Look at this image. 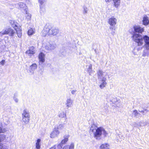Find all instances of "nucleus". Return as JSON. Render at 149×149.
<instances>
[{"mask_svg":"<svg viewBox=\"0 0 149 149\" xmlns=\"http://www.w3.org/2000/svg\"><path fill=\"white\" fill-rule=\"evenodd\" d=\"M142 24L146 26L149 24V18L146 15H145L143 17Z\"/></svg>","mask_w":149,"mask_h":149,"instance_id":"f8f14e48","label":"nucleus"},{"mask_svg":"<svg viewBox=\"0 0 149 149\" xmlns=\"http://www.w3.org/2000/svg\"><path fill=\"white\" fill-rule=\"evenodd\" d=\"M72 101L70 99H68L66 100V107H71L72 104Z\"/></svg>","mask_w":149,"mask_h":149,"instance_id":"aec40b11","label":"nucleus"},{"mask_svg":"<svg viewBox=\"0 0 149 149\" xmlns=\"http://www.w3.org/2000/svg\"><path fill=\"white\" fill-rule=\"evenodd\" d=\"M22 120L25 124H28L30 120V115L29 111L26 109H24L22 113Z\"/></svg>","mask_w":149,"mask_h":149,"instance_id":"20e7f679","label":"nucleus"},{"mask_svg":"<svg viewBox=\"0 0 149 149\" xmlns=\"http://www.w3.org/2000/svg\"><path fill=\"white\" fill-rule=\"evenodd\" d=\"M133 40L137 43L138 46H141L143 44V40L145 44L144 47L149 50V37L146 35L142 36L139 34L134 33L132 36Z\"/></svg>","mask_w":149,"mask_h":149,"instance_id":"f257e3e1","label":"nucleus"},{"mask_svg":"<svg viewBox=\"0 0 149 149\" xmlns=\"http://www.w3.org/2000/svg\"><path fill=\"white\" fill-rule=\"evenodd\" d=\"M58 33L59 30L58 29L52 28L51 25L49 24H46L45 25L42 31V35L44 37L47 35L56 36Z\"/></svg>","mask_w":149,"mask_h":149,"instance_id":"f03ea898","label":"nucleus"},{"mask_svg":"<svg viewBox=\"0 0 149 149\" xmlns=\"http://www.w3.org/2000/svg\"><path fill=\"white\" fill-rule=\"evenodd\" d=\"M56 147L55 146H54L53 147H52L51 148H50L49 149H55Z\"/></svg>","mask_w":149,"mask_h":149,"instance_id":"c03bdc74","label":"nucleus"},{"mask_svg":"<svg viewBox=\"0 0 149 149\" xmlns=\"http://www.w3.org/2000/svg\"><path fill=\"white\" fill-rule=\"evenodd\" d=\"M41 140L40 139H38L36 141V148L37 149H40V143Z\"/></svg>","mask_w":149,"mask_h":149,"instance_id":"5701e85b","label":"nucleus"},{"mask_svg":"<svg viewBox=\"0 0 149 149\" xmlns=\"http://www.w3.org/2000/svg\"><path fill=\"white\" fill-rule=\"evenodd\" d=\"M37 67V65L36 63L32 64L30 67V69L31 71H33L36 69Z\"/></svg>","mask_w":149,"mask_h":149,"instance_id":"bb28decb","label":"nucleus"},{"mask_svg":"<svg viewBox=\"0 0 149 149\" xmlns=\"http://www.w3.org/2000/svg\"><path fill=\"white\" fill-rule=\"evenodd\" d=\"M97 128V127L94 124H92L90 127V132H92L93 134L96 131Z\"/></svg>","mask_w":149,"mask_h":149,"instance_id":"393cba45","label":"nucleus"},{"mask_svg":"<svg viewBox=\"0 0 149 149\" xmlns=\"http://www.w3.org/2000/svg\"><path fill=\"white\" fill-rule=\"evenodd\" d=\"M93 134L96 139L99 140L101 139L102 135H103L104 136H106L107 133L103 127H100L97 128Z\"/></svg>","mask_w":149,"mask_h":149,"instance_id":"7ed1b4c3","label":"nucleus"},{"mask_svg":"<svg viewBox=\"0 0 149 149\" xmlns=\"http://www.w3.org/2000/svg\"><path fill=\"white\" fill-rule=\"evenodd\" d=\"M99 81L100 83V84L99 85L100 88L101 89L105 87L107 84L106 82V80H101Z\"/></svg>","mask_w":149,"mask_h":149,"instance_id":"dca6fc26","label":"nucleus"},{"mask_svg":"<svg viewBox=\"0 0 149 149\" xmlns=\"http://www.w3.org/2000/svg\"><path fill=\"white\" fill-rule=\"evenodd\" d=\"M133 28L134 31L136 32L142 33L144 31V28L141 27L139 25H135L134 26Z\"/></svg>","mask_w":149,"mask_h":149,"instance_id":"1a4fd4ad","label":"nucleus"},{"mask_svg":"<svg viewBox=\"0 0 149 149\" xmlns=\"http://www.w3.org/2000/svg\"><path fill=\"white\" fill-rule=\"evenodd\" d=\"M114 3V6L116 8L119 7L120 4V0H113Z\"/></svg>","mask_w":149,"mask_h":149,"instance_id":"a211bd4d","label":"nucleus"},{"mask_svg":"<svg viewBox=\"0 0 149 149\" xmlns=\"http://www.w3.org/2000/svg\"><path fill=\"white\" fill-rule=\"evenodd\" d=\"M75 92L76 91L74 90H72L71 91V93L73 94H74L75 93Z\"/></svg>","mask_w":149,"mask_h":149,"instance_id":"37998d69","label":"nucleus"},{"mask_svg":"<svg viewBox=\"0 0 149 149\" xmlns=\"http://www.w3.org/2000/svg\"><path fill=\"white\" fill-rule=\"evenodd\" d=\"M36 52V51L35 49V48L33 47H30L29 50H27L26 53L28 54L30 56H31L35 54Z\"/></svg>","mask_w":149,"mask_h":149,"instance_id":"9d476101","label":"nucleus"},{"mask_svg":"<svg viewBox=\"0 0 149 149\" xmlns=\"http://www.w3.org/2000/svg\"><path fill=\"white\" fill-rule=\"evenodd\" d=\"M132 114L136 118L139 117L140 115V113L138 112L136 110H134L133 111Z\"/></svg>","mask_w":149,"mask_h":149,"instance_id":"cd10ccee","label":"nucleus"},{"mask_svg":"<svg viewBox=\"0 0 149 149\" xmlns=\"http://www.w3.org/2000/svg\"><path fill=\"white\" fill-rule=\"evenodd\" d=\"M117 19L113 17H112L108 20V23L111 26H114L116 24Z\"/></svg>","mask_w":149,"mask_h":149,"instance_id":"6e6552de","label":"nucleus"},{"mask_svg":"<svg viewBox=\"0 0 149 149\" xmlns=\"http://www.w3.org/2000/svg\"><path fill=\"white\" fill-rule=\"evenodd\" d=\"M14 29L16 31L18 37L19 38H21L22 34L21 27H18L16 28H15Z\"/></svg>","mask_w":149,"mask_h":149,"instance_id":"4468645a","label":"nucleus"},{"mask_svg":"<svg viewBox=\"0 0 149 149\" xmlns=\"http://www.w3.org/2000/svg\"><path fill=\"white\" fill-rule=\"evenodd\" d=\"M45 1V0H38V2L40 4V13L42 14L45 11V8L42 7V5H44Z\"/></svg>","mask_w":149,"mask_h":149,"instance_id":"9b49d317","label":"nucleus"},{"mask_svg":"<svg viewBox=\"0 0 149 149\" xmlns=\"http://www.w3.org/2000/svg\"><path fill=\"white\" fill-rule=\"evenodd\" d=\"M111 0H105L106 2H110Z\"/></svg>","mask_w":149,"mask_h":149,"instance_id":"a18cd8bd","label":"nucleus"},{"mask_svg":"<svg viewBox=\"0 0 149 149\" xmlns=\"http://www.w3.org/2000/svg\"><path fill=\"white\" fill-rule=\"evenodd\" d=\"M58 117L60 118H66V113L64 112V111H63L60 112L59 115Z\"/></svg>","mask_w":149,"mask_h":149,"instance_id":"a878e982","label":"nucleus"},{"mask_svg":"<svg viewBox=\"0 0 149 149\" xmlns=\"http://www.w3.org/2000/svg\"><path fill=\"white\" fill-rule=\"evenodd\" d=\"M62 145V144H61V143H60V144H59L58 146H57V147L58 148H62V145Z\"/></svg>","mask_w":149,"mask_h":149,"instance_id":"a19ab883","label":"nucleus"},{"mask_svg":"<svg viewBox=\"0 0 149 149\" xmlns=\"http://www.w3.org/2000/svg\"><path fill=\"white\" fill-rule=\"evenodd\" d=\"M143 123L142 122H140L137 124L138 127H141L143 126Z\"/></svg>","mask_w":149,"mask_h":149,"instance_id":"e433bc0d","label":"nucleus"},{"mask_svg":"<svg viewBox=\"0 0 149 149\" xmlns=\"http://www.w3.org/2000/svg\"><path fill=\"white\" fill-rule=\"evenodd\" d=\"M74 143H72L70 144L69 145V149H74Z\"/></svg>","mask_w":149,"mask_h":149,"instance_id":"c9c22d12","label":"nucleus"},{"mask_svg":"<svg viewBox=\"0 0 149 149\" xmlns=\"http://www.w3.org/2000/svg\"><path fill=\"white\" fill-rule=\"evenodd\" d=\"M55 128H57L59 130H63L65 128V124L63 123H60L57 126V127Z\"/></svg>","mask_w":149,"mask_h":149,"instance_id":"412c9836","label":"nucleus"},{"mask_svg":"<svg viewBox=\"0 0 149 149\" xmlns=\"http://www.w3.org/2000/svg\"><path fill=\"white\" fill-rule=\"evenodd\" d=\"M13 99L15 102H18V101H19L17 97L16 96H15V95L14 96Z\"/></svg>","mask_w":149,"mask_h":149,"instance_id":"4c0bfd02","label":"nucleus"},{"mask_svg":"<svg viewBox=\"0 0 149 149\" xmlns=\"http://www.w3.org/2000/svg\"><path fill=\"white\" fill-rule=\"evenodd\" d=\"M18 6L19 8H24L25 6V4L22 2H19L18 4Z\"/></svg>","mask_w":149,"mask_h":149,"instance_id":"7c9ffc66","label":"nucleus"},{"mask_svg":"<svg viewBox=\"0 0 149 149\" xmlns=\"http://www.w3.org/2000/svg\"><path fill=\"white\" fill-rule=\"evenodd\" d=\"M5 63V61L4 60H2L0 62V64L2 65H3Z\"/></svg>","mask_w":149,"mask_h":149,"instance_id":"58836bf2","label":"nucleus"},{"mask_svg":"<svg viewBox=\"0 0 149 149\" xmlns=\"http://www.w3.org/2000/svg\"><path fill=\"white\" fill-rule=\"evenodd\" d=\"M45 54L42 53H40L38 55V59L39 62V64L42 63L45 61Z\"/></svg>","mask_w":149,"mask_h":149,"instance_id":"ddd939ff","label":"nucleus"},{"mask_svg":"<svg viewBox=\"0 0 149 149\" xmlns=\"http://www.w3.org/2000/svg\"><path fill=\"white\" fill-rule=\"evenodd\" d=\"M6 139V136L4 134L0 135V142Z\"/></svg>","mask_w":149,"mask_h":149,"instance_id":"2f4dec72","label":"nucleus"},{"mask_svg":"<svg viewBox=\"0 0 149 149\" xmlns=\"http://www.w3.org/2000/svg\"><path fill=\"white\" fill-rule=\"evenodd\" d=\"M60 133L59 130L57 128H54L53 131L51 132L50 135V137L51 138H54L57 137Z\"/></svg>","mask_w":149,"mask_h":149,"instance_id":"423d86ee","label":"nucleus"},{"mask_svg":"<svg viewBox=\"0 0 149 149\" xmlns=\"http://www.w3.org/2000/svg\"><path fill=\"white\" fill-rule=\"evenodd\" d=\"M8 147L6 146H3V144L0 143V149H8Z\"/></svg>","mask_w":149,"mask_h":149,"instance_id":"473e14b6","label":"nucleus"},{"mask_svg":"<svg viewBox=\"0 0 149 149\" xmlns=\"http://www.w3.org/2000/svg\"><path fill=\"white\" fill-rule=\"evenodd\" d=\"M15 33L14 31L10 28L9 30L8 35L10 36H13Z\"/></svg>","mask_w":149,"mask_h":149,"instance_id":"c85d7f7f","label":"nucleus"},{"mask_svg":"<svg viewBox=\"0 0 149 149\" xmlns=\"http://www.w3.org/2000/svg\"><path fill=\"white\" fill-rule=\"evenodd\" d=\"M87 72L90 75H91L93 74V71L92 70V65H90L88 66V67L87 69Z\"/></svg>","mask_w":149,"mask_h":149,"instance_id":"b1692460","label":"nucleus"},{"mask_svg":"<svg viewBox=\"0 0 149 149\" xmlns=\"http://www.w3.org/2000/svg\"><path fill=\"white\" fill-rule=\"evenodd\" d=\"M141 112H143V111H141Z\"/></svg>","mask_w":149,"mask_h":149,"instance_id":"49530a36","label":"nucleus"},{"mask_svg":"<svg viewBox=\"0 0 149 149\" xmlns=\"http://www.w3.org/2000/svg\"><path fill=\"white\" fill-rule=\"evenodd\" d=\"M26 18L29 19H30L31 18V15L30 14H28L26 16Z\"/></svg>","mask_w":149,"mask_h":149,"instance_id":"ea45409f","label":"nucleus"},{"mask_svg":"<svg viewBox=\"0 0 149 149\" xmlns=\"http://www.w3.org/2000/svg\"><path fill=\"white\" fill-rule=\"evenodd\" d=\"M35 32V30L34 29L30 28L28 30L27 33L29 36H31L34 34Z\"/></svg>","mask_w":149,"mask_h":149,"instance_id":"4be33fe9","label":"nucleus"},{"mask_svg":"<svg viewBox=\"0 0 149 149\" xmlns=\"http://www.w3.org/2000/svg\"><path fill=\"white\" fill-rule=\"evenodd\" d=\"M56 47V45L49 43L47 44L45 46V49L49 51H51L54 50Z\"/></svg>","mask_w":149,"mask_h":149,"instance_id":"0eeeda50","label":"nucleus"},{"mask_svg":"<svg viewBox=\"0 0 149 149\" xmlns=\"http://www.w3.org/2000/svg\"><path fill=\"white\" fill-rule=\"evenodd\" d=\"M68 148V146H65L63 148V149H67Z\"/></svg>","mask_w":149,"mask_h":149,"instance_id":"79ce46f5","label":"nucleus"},{"mask_svg":"<svg viewBox=\"0 0 149 149\" xmlns=\"http://www.w3.org/2000/svg\"><path fill=\"white\" fill-rule=\"evenodd\" d=\"M97 78L99 80H106L108 76V72L106 71H103L101 70H99L97 71Z\"/></svg>","mask_w":149,"mask_h":149,"instance_id":"39448f33","label":"nucleus"},{"mask_svg":"<svg viewBox=\"0 0 149 149\" xmlns=\"http://www.w3.org/2000/svg\"><path fill=\"white\" fill-rule=\"evenodd\" d=\"M6 130L5 129H2V125L1 124H0V133H4L6 132Z\"/></svg>","mask_w":149,"mask_h":149,"instance_id":"72a5a7b5","label":"nucleus"},{"mask_svg":"<svg viewBox=\"0 0 149 149\" xmlns=\"http://www.w3.org/2000/svg\"><path fill=\"white\" fill-rule=\"evenodd\" d=\"M68 141V137L66 136L64 137V139L61 142V144H64L66 143Z\"/></svg>","mask_w":149,"mask_h":149,"instance_id":"c756f323","label":"nucleus"},{"mask_svg":"<svg viewBox=\"0 0 149 149\" xmlns=\"http://www.w3.org/2000/svg\"><path fill=\"white\" fill-rule=\"evenodd\" d=\"M100 149H109V145L108 143L102 144L99 147Z\"/></svg>","mask_w":149,"mask_h":149,"instance_id":"f3484780","label":"nucleus"},{"mask_svg":"<svg viewBox=\"0 0 149 149\" xmlns=\"http://www.w3.org/2000/svg\"><path fill=\"white\" fill-rule=\"evenodd\" d=\"M88 9L86 7L84 6V7L83 13L84 14H86L88 12Z\"/></svg>","mask_w":149,"mask_h":149,"instance_id":"f704fd0d","label":"nucleus"},{"mask_svg":"<svg viewBox=\"0 0 149 149\" xmlns=\"http://www.w3.org/2000/svg\"><path fill=\"white\" fill-rule=\"evenodd\" d=\"M10 27L6 28L0 32V36H1L5 34H8Z\"/></svg>","mask_w":149,"mask_h":149,"instance_id":"2eb2a0df","label":"nucleus"},{"mask_svg":"<svg viewBox=\"0 0 149 149\" xmlns=\"http://www.w3.org/2000/svg\"><path fill=\"white\" fill-rule=\"evenodd\" d=\"M9 23L11 26L14 28H16L17 27V23L16 22H15V20H11L9 21Z\"/></svg>","mask_w":149,"mask_h":149,"instance_id":"6ab92c4d","label":"nucleus"}]
</instances>
